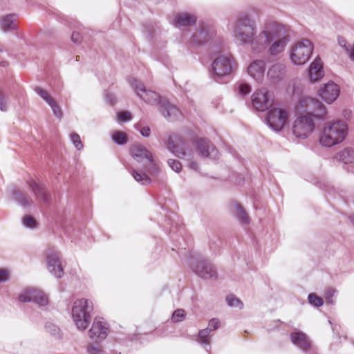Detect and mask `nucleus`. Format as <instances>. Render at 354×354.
I'll return each instance as SVG.
<instances>
[{"label":"nucleus","instance_id":"f257e3e1","mask_svg":"<svg viewBox=\"0 0 354 354\" xmlns=\"http://www.w3.org/2000/svg\"><path fill=\"white\" fill-rule=\"evenodd\" d=\"M233 34L240 43L249 45L254 54L267 52L272 56H277L285 50L290 41L288 28L272 19L266 20L257 33V22L249 13L237 16Z\"/></svg>","mask_w":354,"mask_h":354},{"label":"nucleus","instance_id":"f03ea898","mask_svg":"<svg viewBox=\"0 0 354 354\" xmlns=\"http://www.w3.org/2000/svg\"><path fill=\"white\" fill-rule=\"evenodd\" d=\"M131 155L138 165L136 169L129 168L133 178L142 185H148L151 183L149 174L156 176L159 171L151 153L144 146L135 145L131 149Z\"/></svg>","mask_w":354,"mask_h":354},{"label":"nucleus","instance_id":"7ed1b4c3","mask_svg":"<svg viewBox=\"0 0 354 354\" xmlns=\"http://www.w3.org/2000/svg\"><path fill=\"white\" fill-rule=\"evenodd\" d=\"M348 125L342 120L330 121L323 127L319 142L325 147H331L342 142L348 134Z\"/></svg>","mask_w":354,"mask_h":354},{"label":"nucleus","instance_id":"20e7f679","mask_svg":"<svg viewBox=\"0 0 354 354\" xmlns=\"http://www.w3.org/2000/svg\"><path fill=\"white\" fill-rule=\"evenodd\" d=\"M295 109L299 114H310L317 120H324L327 118L326 107L315 97L301 95L298 98Z\"/></svg>","mask_w":354,"mask_h":354},{"label":"nucleus","instance_id":"39448f33","mask_svg":"<svg viewBox=\"0 0 354 354\" xmlns=\"http://www.w3.org/2000/svg\"><path fill=\"white\" fill-rule=\"evenodd\" d=\"M167 149L178 158L187 161V167L189 169L194 171L198 170V164L195 159V152L180 138L177 136H170L168 139Z\"/></svg>","mask_w":354,"mask_h":354},{"label":"nucleus","instance_id":"423d86ee","mask_svg":"<svg viewBox=\"0 0 354 354\" xmlns=\"http://www.w3.org/2000/svg\"><path fill=\"white\" fill-rule=\"evenodd\" d=\"M235 68L236 62L232 55H219L215 57L211 64L210 75L214 80L219 81L232 75Z\"/></svg>","mask_w":354,"mask_h":354},{"label":"nucleus","instance_id":"0eeeda50","mask_svg":"<svg viewBox=\"0 0 354 354\" xmlns=\"http://www.w3.org/2000/svg\"><path fill=\"white\" fill-rule=\"evenodd\" d=\"M93 310L92 302L86 299L76 300L72 308L73 320L80 330H84L91 320L90 313Z\"/></svg>","mask_w":354,"mask_h":354},{"label":"nucleus","instance_id":"6e6552de","mask_svg":"<svg viewBox=\"0 0 354 354\" xmlns=\"http://www.w3.org/2000/svg\"><path fill=\"white\" fill-rule=\"evenodd\" d=\"M314 46L309 39H302L293 44L290 48V59L297 66L305 64L313 54Z\"/></svg>","mask_w":354,"mask_h":354},{"label":"nucleus","instance_id":"1a4fd4ad","mask_svg":"<svg viewBox=\"0 0 354 354\" xmlns=\"http://www.w3.org/2000/svg\"><path fill=\"white\" fill-rule=\"evenodd\" d=\"M310 114L297 117L293 122L292 132L299 139L308 138L314 131L315 124Z\"/></svg>","mask_w":354,"mask_h":354},{"label":"nucleus","instance_id":"9d476101","mask_svg":"<svg viewBox=\"0 0 354 354\" xmlns=\"http://www.w3.org/2000/svg\"><path fill=\"white\" fill-rule=\"evenodd\" d=\"M131 88L136 93L137 96L149 104H160L162 100L158 93L149 89H147L145 86L136 79L131 78L129 81Z\"/></svg>","mask_w":354,"mask_h":354},{"label":"nucleus","instance_id":"9b49d317","mask_svg":"<svg viewBox=\"0 0 354 354\" xmlns=\"http://www.w3.org/2000/svg\"><path fill=\"white\" fill-rule=\"evenodd\" d=\"M288 119V112L286 109L273 107L267 114V124L274 131L279 132L283 129Z\"/></svg>","mask_w":354,"mask_h":354},{"label":"nucleus","instance_id":"f8f14e48","mask_svg":"<svg viewBox=\"0 0 354 354\" xmlns=\"http://www.w3.org/2000/svg\"><path fill=\"white\" fill-rule=\"evenodd\" d=\"M252 106L257 111H263L272 104V99L268 91L262 88L257 90L252 97Z\"/></svg>","mask_w":354,"mask_h":354},{"label":"nucleus","instance_id":"ddd939ff","mask_svg":"<svg viewBox=\"0 0 354 354\" xmlns=\"http://www.w3.org/2000/svg\"><path fill=\"white\" fill-rule=\"evenodd\" d=\"M21 302L32 301L40 306H45L48 304V297L44 292L35 288H28L19 297Z\"/></svg>","mask_w":354,"mask_h":354},{"label":"nucleus","instance_id":"4468645a","mask_svg":"<svg viewBox=\"0 0 354 354\" xmlns=\"http://www.w3.org/2000/svg\"><path fill=\"white\" fill-rule=\"evenodd\" d=\"M339 92V86L335 82L330 81L319 86L317 94L326 103L330 104L337 100Z\"/></svg>","mask_w":354,"mask_h":354},{"label":"nucleus","instance_id":"2eb2a0df","mask_svg":"<svg viewBox=\"0 0 354 354\" xmlns=\"http://www.w3.org/2000/svg\"><path fill=\"white\" fill-rule=\"evenodd\" d=\"M109 332V324L103 319H95L88 330V336L93 342H100L107 337Z\"/></svg>","mask_w":354,"mask_h":354},{"label":"nucleus","instance_id":"dca6fc26","mask_svg":"<svg viewBox=\"0 0 354 354\" xmlns=\"http://www.w3.org/2000/svg\"><path fill=\"white\" fill-rule=\"evenodd\" d=\"M60 253L53 250L46 252V263L48 271L57 278L64 275V270L60 263Z\"/></svg>","mask_w":354,"mask_h":354},{"label":"nucleus","instance_id":"f3484780","mask_svg":"<svg viewBox=\"0 0 354 354\" xmlns=\"http://www.w3.org/2000/svg\"><path fill=\"white\" fill-rule=\"evenodd\" d=\"M188 32L183 35V39L191 44H201L206 41L210 35V27L206 24H201L196 31L189 37Z\"/></svg>","mask_w":354,"mask_h":354},{"label":"nucleus","instance_id":"a211bd4d","mask_svg":"<svg viewBox=\"0 0 354 354\" xmlns=\"http://www.w3.org/2000/svg\"><path fill=\"white\" fill-rule=\"evenodd\" d=\"M266 69V62L262 59H257L251 62L248 66V73L257 82L260 83L264 79Z\"/></svg>","mask_w":354,"mask_h":354},{"label":"nucleus","instance_id":"6ab92c4d","mask_svg":"<svg viewBox=\"0 0 354 354\" xmlns=\"http://www.w3.org/2000/svg\"><path fill=\"white\" fill-rule=\"evenodd\" d=\"M195 147L198 151L197 154L202 157L216 159L218 156V151L209 140L205 139L198 140Z\"/></svg>","mask_w":354,"mask_h":354},{"label":"nucleus","instance_id":"aec40b11","mask_svg":"<svg viewBox=\"0 0 354 354\" xmlns=\"http://www.w3.org/2000/svg\"><path fill=\"white\" fill-rule=\"evenodd\" d=\"M324 76L323 62L319 57H317L308 67V80L311 83H315L319 81Z\"/></svg>","mask_w":354,"mask_h":354},{"label":"nucleus","instance_id":"412c9836","mask_svg":"<svg viewBox=\"0 0 354 354\" xmlns=\"http://www.w3.org/2000/svg\"><path fill=\"white\" fill-rule=\"evenodd\" d=\"M161 113L165 118L171 120H178L182 118L181 111L174 104L166 100L160 102Z\"/></svg>","mask_w":354,"mask_h":354},{"label":"nucleus","instance_id":"4be33fe9","mask_svg":"<svg viewBox=\"0 0 354 354\" xmlns=\"http://www.w3.org/2000/svg\"><path fill=\"white\" fill-rule=\"evenodd\" d=\"M196 21V17L194 15L182 12L175 15L172 23L178 28H183L194 24Z\"/></svg>","mask_w":354,"mask_h":354},{"label":"nucleus","instance_id":"5701e85b","mask_svg":"<svg viewBox=\"0 0 354 354\" xmlns=\"http://www.w3.org/2000/svg\"><path fill=\"white\" fill-rule=\"evenodd\" d=\"M28 186L30 189L34 193L37 200L44 203H47L49 201L50 195L44 185L31 179L28 182Z\"/></svg>","mask_w":354,"mask_h":354},{"label":"nucleus","instance_id":"b1692460","mask_svg":"<svg viewBox=\"0 0 354 354\" xmlns=\"http://www.w3.org/2000/svg\"><path fill=\"white\" fill-rule=\"evenodd\" d=\"M194 272L203 279H213L216 277V272L212 264L207 261L199 262L194 269Z\"/></svg>","mask_w":354,"mask_h":354},{"label":"nucleus","instance_id":"393cba45","mask_svg":"<svg viewBox=\"0 0 354 354\" xmlns=\"http://www.w3.org/2000/svg\"><path fill=\"white\" fill-rule=\"evenodd\" d=\"M286 74V66L277 63L270 66L267 72V77L270 82H277L282 80Z\"/></svg>","mask_w":354,"mask_h":354},{"label":"nucleus","instance_id":"a878e982","mask_svg":"<svg viewBox=\"0 0 354 354\" xmlns=\"http://www.w3.org/2000/svg\"><path fill=\"white\" fill-rule=\"evenodd\" d=\"M35 91L50 106L55 116L60 119L62 117V112L55 100L41 88L37 87Z\"/></svg>","mask_w":354,"mask_h":354},{"label":"nucleus","instance_id":"bb28decb","mask_svg":"<svg viewBox=\"0 0 354 354\" xmlns=\"http://www.w3.org/2000/svg\"><path fill=\"white\" fill-rule=\"evenodd\" d=\"M292 342L299 348L306 350L310 345L307 336L301 332H295L290 336Z\"/></svg>","mask_w":354,"mask_h":354},{"label":"nucleus","instance_id":"cd10ccee","mask_svg":"<svg viewBox=\"0 0 354 354\" xmlns=\"http://www.w3.org/2000/svg\"><path fill=\"white\" fill-rule=\"evenodd\" d=\"M336 158L344 164L352 163L354 162V149L345 148L337 153Z\"/></svg>","mask_w":354,"mask_h":354},{"label":"nucleus","instance_id":"c85d7f7f","mask_svg":"<svg viewBox=\"0 0 354 354\" xmlns=\"http://www.w3.org/2000/svg\"><path fill=\"white\" fill-rule=\"evenodd\" d=\"M232 209L235 215V216L239 219V221L243 223L248 224L250 222V218L244 211L243 207L238 204L237 203H234L232 204Z\"/></svg>","mask_w":354,"mask_h":354},{"label":"nucleus","instance_id":"c756f323","mask_svg":"<svg viewBox=\"0 0 354 354\" xmlns=\"http://www.w3.org/2000/svg\"><path fill=\"white\" fill-rule=\"evenodd\" d=\"M16 15H10L1 19V27L4 31L12 30L17 28Z\"/></svg>","mask_w":354,"mask_h":354},{"label":"nucleus","instance_id":"7c9ffc66","mask_svg":"<svg viewBox=\"0 0 354 354\" xmlns=\"http://www.w3.org/2000/svg\"><path fill=\"white\" fill-rule=\"evenodd\" d=\"M15 200L23 207H28L32 204L31 198L24 192L15 191L13 193Z\"/></svg>","mask_w":354,"mask_h":354},{"label":"nucleus","instance_id":"2f4dec72","mask_svg":"<svg viewBox=\"0 0 354 354\" xmlns=\"http://www.w3.org/2000/svg\"><path fill=\"white\" fill-rule=\"evenodd\" d=\"M112 140L118 145H122L127 143V134L120 131H116L111 134Z\"/></svg>","mask_w":354,"mask_h":354},{"label":"nucleus","instance_id":"473e14b6","mask_svg":"<svg viewBox=\"0 0 354 354\" xmlns=\"http://www.w3.org/2000/svg\"><path fill=\"white\" fill-rule=\"evenodd\" d=\"M209 328H205L203 330H201L198 333V339L197 341L201 343V344H209Z\"/></svg>","mask_w":354,"mask_h":354},{"label":"nucleus","instance_id":"72a5a7b5","mask_svg":"<svg viewBox=\"0 0 354 354\" xmlns=\"http://www.w3.org/2000/svg\"><path fill=\"white\" fill-rule=\"evenodd\" d=\"M46 330L53 336L60 337V329L54 324L47 323L45 326Z\"/></svg>","mask_w":354,"mask_h":354},{"label":"nucleus","instance_id":"f704fd0d","mask_svg":"<svg viewBox=\"0 0 354 354\" xmlns=\"http://www.w3.org/2000/svg\"><path fill=\"white\" fill-rule=\"evenodd\" d=\"M226 301L227 305L231 307H236L239 308L243 307V304L241 300L233 295L227 296L226 298Z\"/></svg>","mask_w":354,"mask_h":354},{"label":"nucleus","instance_id":"c9c22d12","mask_svg":"<svg viewBox=\"0 0 354 354\" xmlns=\"http://www.w3.org/2000/svg\"><path fill=\"white\" fill-rule=\"evenodd\" d=\"M70 138L73 145L77 150H81L83 149L84 145L81 141L80 136L77 133H71Z\"/></svg>","mask_w":354,"mask_h":354},{"label":"nucleus","instance_id":"e433bc0d","mask_svg":"<svg viewBox=\"0 0 354 354\" xmlns=\"http://www.w3.org/2000/svg\"><path fill=\"white\" fill-rule=\"evenodd\" d=\"M308 299L309 303L314 306L319 307L323 305V299L314 293L309 294Z\"/></svg>","mask_w":354,"mask_h":354},{"label":"nucleus","instance_id":"4c0bfd02","mask_svg":"<svg viewBox=\"0 0 354 354\" xmlns=\"http://www.w3.org/2000/svg\"><path fill=\"white\" fill-rule=\"evenodd\" d=\"M185 312L183 309H178L173 313L171 320L173 322H180L185 317Z\"/></svg>","mask_w":354,"mask_h":354},{"label":"nucleus","instance_id":"58836bf2","mask_svg":"<svg viewBox=\"0 0 354 354\" xmlns=\"http://www.w3.org/2000/svg\"><path fill=\"white\" fill-rule=\"evenodd\" d=\"M132 118L131 113L129 111H121L117 114V121L118 122H127Z\"/></svg>","mask_w":354,"mask_h":354},{"label":"nucleus","instance_id":"ea45409f","mask_svg":"<svg viewBox=\"0 0 354 354\" xmlns=\"http://www.w3.org/2000/svg\"><path fill=\"white\" fill-rule=\"evenodd\" d=\"M167 164L169 166V167L174 171L178 173L182 169V165L181 163L175 159H169L167 160Z\"/></svg>","mask_w":354,"mask_h":354},{"label":"nucleus","instance_id":"a19ab883","mask_svg":"<svg viewBox=\"0 0 354 354\" xmlns=\"http://www.w3.org/2000/svg\"><path fill=\"white\" fill-rule=\"evenodd\" d=\"M23 225L29 228H35L37 226V222L34 218L30 216H26L22 220Z\"/></svg>","mask_w":354,"mask_h":354},{"label":"nucleus","instance_id":"79ce46f5","mask_svg":"<svg viewBox=\"0 0 354 354\" xmlns=\"http://www.w3.org/2000/svg\"><path fill=\"white\" fill-rule=\"evenodd\" d=\"M8 97L0 91V110L6 111L8 108Z\"/></svg>","mask_w":354,"mask_h":354},{"label":"nucleus","instance_id":"37998d69","mask_svg":"<svg viewBox=\"0 0 354 354\" xmlns=\"http://www.w3.org/2000/svg\"><path fill=\"white\" fill-rule=\"evenodd\" d=\"M335 294V290L333 288H328L325 291V299L327 304H333V297Z\"/></svg>","mask_w":354,"mask_h":354},{"label":"nucleus","instance_id":"c03bdc74","mask_svg":"<svg viewBox=\"0 0 354 354\" xmlns=\"http://www.w3.org/2000/svg\"><path fill=\"white\" fill-rule=\"evenodd\" d=\"M251 87L247 84H240L239 85V93L241 95L244 96L250 93Z\"/></svg>","mask_w":354,"mask_h":354},{"label":"nucleus","instance_id":"a18cd8bd","mask_svg":"<svg viewBox=\"0 0 354 354\" xmlns=\"http://www.w3.org/2000/svg\"><path fill=\"white\" fill-rule=\"evenodd\" d=\"M220 322L217 319H212L208 324L207 328H209V332L215 330L219 327Z\"/></svg>","mask_w":354,"mask_h":354},{"label":"nucleus","instance_id":"49530a36","mask_svg":"<svg viewBox=\"0 0 354 354\" xmlns=\"http://www.w3.org/2000/svg\"><path fill=\"white\" fill-rule=\"evenodd\" d=\"M87 352L90 354H101V348L99 346L90 344L87 346Z\"/></svg>","mask_w":354,"mask_h":354},{"label":"nucleus","instance_id":"de8ad7c7","mask_svg":"<svg viewBox=\"0 0 354 354\" xmlns=\"http://www.w3.org/2000/svg\"><path fill=\"white\" fill-rule=\"evenodd\" d=\"M136 129L138 130L140 134L144 137H149L150 135L151 129L149 127H136Z\"/></svg>","mask_w":354,"mask_h":354},{"label":"nucleus","instance_id":"09e8293b","mask_svg":"<svg viewBox=\"0 0 354 354\" xmlns=\"http://www.w3.org/2000/svg\"><path fill=\"white\" fill-rule=\"evenodd\" d=\"M10 278V273L6 269H0V283L8 281Z\"/></svg>","mask_w":354,"mask_h":354},{"label":"nucleus","instance_id":"8fccbe9b","mask_svg":"<svg viewBox=\"0 0 354 354\" xmlns=\"http://www.w3.org/2000/svg\"><path fill=\"white\" fill-rule=\"evenodd\" d=\"M104 97L106 100L111 104H113L115 101V95L113 93L109 92H106L104 94Z\"/></svg>","mask_w":354,"mask_h":354},{"label":"nucleus","instance_id":"3c124183","mask_svg":"<svg viewBox=\"0 0 354 354\" xmlns=\"http://www.w3.org/2000/svg\"><path fill=\"white\" fill-rule=\"evenodd\" d=\"M71 39L74 43L78 44L82 40V36L79 32H74L71 36Z\"/></svg>","mask_w":354,"mask_h":354},{"label":"nucleus","instance_id":"603ef678","mask_svg":"<svg viewBox=\"0 0 354 354\" xmlns=\"http://www.w3.org/2000/svg\"><path fill=\"white\" fill-rule=\"evenodd\" d=\"M339 44L341 46H342L343 48H345L346 49V50H348V51L349 50V49L346 47V42L344 39H339Z\"/></svg>","mask_w":354,"mask_h":354},{"label":"nucleus","instance_id":"864d4df0","mask_svg":"<svg viewBox=\"0 0 354 354\" xmlns=\"http://www.w3.org/2000/svg\"><path fill=\"white\" fill-rule=\"evenodd\" d=\"M352 224L354 225V215L350 217Z\"/></svg>","mask_w":354,"mask_h":354}]
</instances>
